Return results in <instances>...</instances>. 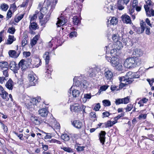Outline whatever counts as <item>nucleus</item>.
<instances>
[{"instance_id": "f257e3e1", "label": "nucleus", "mask_w": 154, "mask_h": 154, "mask_svg": "<svg viewBox=\"0 0 154 154\" xmlns=\"http://www.w3.org/2000/svg\"><path fill=\"white\" fill-rule=\"evenodd\" d=\"M57 1L58 0H53L52 3L49 1H47L46 2V7H43L40 9L41 13L45 15L44 20L41 22V25L45 24L49 20L51 13L55 8Z\"/></svg>"}, {"instance_id": "f03ea898", "label": "nucleus", "mask_w": 154, "mask_h": 154, "mask_svg": "<svg viewBox=\"0 0 154 154\" xmlns=\"http://www.w3.org/2000/svg\"><path fill=\"white\" fill-rule=\"evenodd\" d=\"M140 62V59L133 57L126 59L124 62V65L128 68H133L139 66Z\"/></svg>"}, {"instance_id": "7ed1b4c3", "label": "nucleus", "mask_w": 154, "mask_h": 154, "mask_svg": "<svg viewBox=\"0 0 154 154\" xmlns=\"http://www.w3.org/2000/svg\"><path fill=\"white\" fill-rule=\"evenodd\" d=\"M139 77L138 75H136L135 73H133L132 72H129L126 73L125 77H119V79L120 82H123L125 83L127 82L130 84L133 81V79L138 78Z\"/></svg>"}, {"instance_id": "20e7f679", "label": "nucleus", "mask_w": 154, "mask_h": 154, "mask_svg": "<svg viewBox=\"0 0 154 154\" xmlns=\"http://www.w3.org/2000/svg\"><path fill=\"white\" fill-rule=\"evenodd\" d=\"M43 57L45 61L46 65L47 67L46 71L45 72L46 76L48 78H49L51 77V73L53 69L51 66H49L48 63L50 60L49 53L46 51L43 55Z\"/></svg>"}, {"instance_id": "39448f33", "label": "nucleus", "mask_w": 154, "mask_h": 154, "mask_svg": "<svg viewBox=\"0 0 154 154\" xmlns=\"http://www.w3.org/2000/svg\"><path fill=\"white\" fill-rule=\"evenodd\" d=\"M112 65L115 67L116 69L119 71H121L123 69V67L122 64L119 62V59L116 57H112L111 60L110 61Z\"/></svg>"}, {"instance_id": "423d86ee", "label": "nucleus", "mask_w": 154, "mask_h": 154, "mask_svg": "<svg viewBox=\"0 0 154 154\" xmlns=\"http://www.w3.org/2000/svg\"><path fill=\"white\" fill-rule=\"evenodd\" d=\"M77 79L76 77H75L73 79V84L77 87H80L81 88H87L88 84L87 81L83 80L82 82L80 81V79Z\"/></svg>"}, {"instance_id": "0eeeda50", "label": "nucleus", "mask_w": 154, "mask_h": 154, "mask_svg": "<svg viewBox=\"0 0 154 154\" xmlns=\"http://www.w3.org/2000/svg\"><path fill=\"white\" fill-rule=\"evenodd\" d=\"M35 101L36 99L35 98L31 99L29 102L25 104L26 107L31 111L35 110Z\"/></svg>"}, {"instance_id": "6e6552de", "label": "nucleus", "mask_w": 154, "mask_h": 154, "mask_svg": "<svg viewBox=\"0 0 154 154\" xmlns=\"http://www.w3.org/2000/svg\"><path fill=\"white\" fill-rule=\"evenodd\" d=\"M10 67V69L15 73H18V70L19 69V66H17L16 64V62L14 61H10L8 64V67Z\"/></svg>"}, {"instance_id": "1a4fd4ad", "label": "nucleus", "mask_w": 154, "mask_h": 154, "mask_svg": "<svg viewBox=\"0 0 154 154\" xmlns=\"http://www.w3.org/2000/svg\"><path fill=\"white\" fill-rule=\"evenodd\" d=\"M140 26H141V32H143L145 29H146V33L147 35H150L151 34V32H150V28L149 26H146V23L145 22H143L142 21V23H141L140 24Z\"/></svg>"}, {"instance_id": "9d476101", "label": "nucleus", "mask_w": 154, "mask_h": 154, "mask_svg": "<svg viewBox=\"0 0 154 154\" xmlns=\"http://www.w3.org/2000/svg\"><path fill=\"white\" fill-rule=\"evenodd\" d=\"M58 20L56 24L58 27L65 24L67 22V20L63 17L61 16L58 18Z\"/></svg>"}, {"instance_id": "9b49d317", "label": "nucleus", "mask_w": 154, "mask_h": 154, "mask_svg": "<svg viewBox=\"0 0 154 154\" xmlns=\"http://www.w3.org/2000/svg\"><path fill=\"white\" fill-rule=\"evenodd\" d=\"M130 0H119L118 1V9L119 10H122L124 8V7L123 6L124 4L127 5L128 3L129 2Z\"/></svg>"}, {"instance_id": "f8f14e48", "label": "nucleus", "mask_w": 154, "mask_h": 154, "mask_svg": "<svg viewBox=\"0 0 154 154\" xmlns=\"http://www.w3.org/2000/svg\"><path fill=\"white\" fill-rule=\"evenodd\" d=\"M29 28L31 33L32 34L33 32L32 30H35L36 29H38L39 27L36 22H30Z\"/></svg>"}, {"instance_id": "ddd939ff", "label": "nucleus", "mask_w": 154, "mask_h": 154, "mask_svg": "<svg viewBox=\"0 0 154 154\" xmlns=\"http://www.w3.org/2000/svg\"><path fill=\"white\" fill-rule=\"evenodd\" d=\"M104 75L105 77L107 80L110 81L113 76V73L108 69H105Z\"/></svg>"}, {"instance_id": "4468645a", "label": "nucleus", "mask_w": 154, "mask_h": 154, "mask_svg": "<svg viewBox=\"0 0 154 154\" xmlns=\"http://www.w3.org/2000/svg\"><path fill=\"white\" fill-rule=\"evenodd\" d=\"M106 134V132L104 131H101L99 134V139L100 141L102 144V145L104 144L105 140V135Z\"/></svg>"}, {"instance_id": "2eb2a0df", "label": "nucleus", "mask_w": 154, "mask_h": 154, "mask_svg": "<svg viewBox=\"0 0 154 154\" xmlns=\"http://www.w3.org/2000/svg\"><path fill=\"white\" fill-rule=\"evenodd\" d=\"M76 104L70 106V110L71 111H73L75 112H79L82 110V108L79 105H76Z\"/></svg>"}, {"instance_id": "dca6fc26", "label": "nucleus", "mask_w": 154, "mask_h": 154, "mask_svg": "<svg viewBox=\"0 0 154 154\" xmlns=\"http://www.w3.org/2000/svg\"><path fill=\"white\" fill-rule=\"evenodd\" d=\"M29 79L31 86H34L37 83V79L33 75H29Z\"/></svg>"}, {"instance_id": "f3484780", "label": "nucleus", "mask_w": 154, "mask_h": 154, "mask_svg": "<svg viewBox=\"0 0 154 154\" xmlns=\"http://www.w3.org/2000/svg\"><path fill=\"white\" fill-rule=\"evenodd\" d=\"M73 126L77 129H80L82 126V123L79 120L74 121L72 123Z\"/></svg>"}, {"instance_id": "a211bd4d", "label": "nucleus", "mask_w": 154, "mask_h": 154, "mask_svg": "<svg viewBox=\"0 0 154 154\" xmlns=\"http://www.w3.org/2000/svg\"><path fill=\"white\" fill-rule=\"evenodd\" d=\"M143 53L142 51L139 49H137L134 50L133 52V54L136 57H140L142 56Z\"/></svg>"}, {"instance_id": "6ab92c4d", "label": "nucleus", "mask_w": 154, "mask_h": 154, "mask_svg": "<svg viewBox=\"0 0 154 154\" xmlns=\"http://www.w3.org/2000/svg\"><path fill=\"white\" fill-rule=\"evenodd\" d=\"M38 112L40 115L43 117H45L47 116L48 111L46 108H42L39 110Z\"/></svg>"}, {"instance_id": "aec40b11", "label": "nucleus", "mask_w": 154, "mask_h": 154, "mask_svg": "<svg viewBox=\"0 0 154 154\" xmlns=\"http://www.w3.org/2000/svg\"><path fill=\"white\" fill-rule=\"evenodd\" d=\"M122 20L124 23L127 24L131 23V20L130 17L126 15H123L121 17Z\"/></svg>"}, {"instance_id": "412c9836", "label": "nucleus", "mask_w": 154, "mask_h": 154, "mask_svg": "<svg viewBox=\"0 0 154 154\" xmlns=\"http://www.w3.org/2000/svg\"><path fill=\"white\" fill-rule=\"evenodd\" d=\"M30 120L33 123L36 125H39L40 124V122L39 119V117L34 115L30 117Z\"/></svg>"}, {"instance_id": "4be33fe9", "label": "nucleus", "mask_w": 154, "mask_h": 154, "mask_svg": "<svg viewBox=\"0 0 154 154\" xmlns=\"http://www.w3.org/2000/svg\"><path fill=\"white\" fill-rule=\"evenodd\" d=\"M13 82L11 79H9L6 83L5 86L9 90H12L13 88Z\"/></svg>"}, {"instance_id": "5701e85b", "label": "nucleus", "mask_w": 154, "mask_h": 154, "mask_svg": "<svg viewBox=\"0 0 154 154\" xmlns=\"http://www.w3.org/2000/svg\"><path fill=\"white\" fill-rule=\"evenodd\" d=\"M8 64L7 62L4 61L0 62V68L1 69L3 70L5 68L8 69Z\"/></svg>"}, {"instance_id": "b1692460", "label": "nucleus", "mask_w": 154, "mask_h": 154, "mask_svg": "<svg viewBox=\"0 0 154 154\" xmlns=\"http://www.w3.org/2000/svg\"><path fill=\"white\" fill-rule=\"evenodd\" d=\"M39 37V36L38 35H36L31 40L30 44L32 47L36 44L37 41L38 40Z\"/></svg>"}, {"instance_id": "393cba45", "label": "nucleus", "mask_w": 154, "mask_h": 154, "mask_svg": "<svg viewBox=\"0 0 154 154\" xmlns=\"http://www.w3.org/2000/svg\"><path fill=\"white\" fill-rule=\"evenodd\" d=\"M80 94V91L76 89H74L72 92V95L74 98L78 97Z\"/></svg>"}, {"instance_id": "a878e982", "label": "nucleus", "mask_w": 154, "mask_h": 154, "mask_svg": "<svg viewBox=\"0 0 154 154\" xmlns=\"http://www.w3.org/2000/svg\"><path fill=\"white\" fill-rule=\"evenodd\" d=\"M16 40V38L14 37V36L9 35L8 38L7 40V44H11L14 41Z\"/></svg>"}, {"instance_id": "bb28decb", "label": "nucleus", "mask_w": 154, "mask_h": 154, "mask_svg": "<svg viewBox=\"0 0 154 154\" xmlns=\"http://www.w3.org/2000/svg\"><path fill=\"white\" fill-rule=\"evenodd\" d=\"M24 14H17L14 18L15 22L17 23H18L20 20H21L23 17Z\"/></svg>"}, {"instance_id": "cd10ccee", "label": "nucleus", "mask_w": 154, "mask_h": 154, "mask_svg": "<svg viewBox=\"0 0 154 154\" xmlns=\"http://www.w3.org/2000/svg\"><path fill=\"white\" fill-rule=\"evenodd\" d=\"M144 8L145 10L146 15L148 17H150L151 16L150 11L149 10V8L148 5H144Z\"/></svg>"}, {"instance_id": "c85d7f7f", "label": "nucleus", "mask_w": 154, "mask_h": 154, "mask_svg": "<svg viewBox=\"0 0 154 154\" xmlns=\"http://www.w3.org/2000/svg\"><path fill=\"white\" fill-rule=\"evenodd\" d=\"M16 52L15 50H10L8 52V54L9 56L13 58H15L17 57L18 56L17 55Z\"/></svg>"}, {"instance_id": "c756f323", "label": "nucleus", "mask_w": 154, "mask_h": 154, "mask_svg": "<svg viewBox=\"0 0 154 154\" xmlns=\"http://www.w3.org/2000/svg\"><path fill=\"white\" fill-rule=\"evenodd\" d=\"M0 95L3 99H6V101H8L9 100V98L8 97L7 98V96L8 95V94L5 91L3 93H0Z\"/></svg>"}, {"instance_id": "7c9ffc66", "label": "nucleus", "mask_w": 154, "mask_h": 154, "mask_svg": "<svg viewBox=\"0 0 154 154\" xmlns=\"http://www.w3.org/2000/svg\"><path fill=\"white\" fill-rule=\"evenodd\" d=\"M25 61V60H24L22 59L19 62L18 65H17V66H19V69H20V67H21V69H22L23 70L26 69L24 65Z\"/></svg>"}, {"instance_id": "2f4dec72", "label": "nucleus", "mask_w": 154, "mask_h": 154, "mask_svg": "<svg viewBox=\"0 0 154 154\" xmlns=\"http://www.w3.org/2000/svg\"><path fill=\"white\" fill-rule=\"evenodd\" d=\"M35 101V110H37L38 108H41L42 107V106L41 105L42 103L40 101L37 100V99H36Z\"/></svg>"}, {"instance_id": "473e14b6", "label": "nucleus", "mask_w": 154, "mask_h": 154, "mask_svg": "<svg viewBox=\"0 0 154 154\" xmlns=\"http://www.w3.org/2000/svg\"><path fill=\"white\" fill-rule=\"evenodd\" d=\"M96 69L95 68H92L89 71V76L91 77H94L96 75Z\"/></svg>"}, {"instance_id": "72a5a7b5", "label": "nucleus", "mask_w": 154, "mask_h": 154, "mask_svg": "<svg viewBox=\"0 0 154 154\" xmlns=\"http://www.w3.org/2000/svg\"><path fill=\"white\" fill-rule=\"evenodd\" d=\"M118 22L117 19L115 17H113L110 20L111 24L113 25H115Z\"/></svg>"}, {"instance_id": "f704fd0d", "label": "nucleus", "mask_w": 154, "mask_h": 154, "mask_svg": "<svg viewBox=\"0 0 154 154\" xmlns=\"http://www.w3.org/2000/svg\"><path fill=\"white\" fill-rule=\"evenodd\" d=\"M61 137L62 140L66 141L69 140L70 139L69 136L66 134H62Z\"/></svg>"}, {"instance_id": "c9c22d12", "label": "nucleus", "mask_w": 154, "mask_h": 154, "mask_svg": "<svg viewBox=\"0 0 154 154\" xmlns=\"http://www.w3.org/2000/svg\"><path fill=\"white\" fill-rule=\"evenodd\" d=\"M53 123H52V127L57 129H59L60 128V124L56 121H54Z\"/></svg>"}, {"instance_id": "e433bc0d", "label": "nucleus", "mask_w": 154, "mask_h": 154, "mask_svg": "<svg viewBox=\"0 0 154 154\" xmlns=\"http://www.w3.org/2000/svg\"><path fill=\"white\" fill-rule=\"evenodd\" d=\"M115 45H116L117 46L116 48L117 50H118V51L120 50L123 47V45L122 43L119 41H118L115 42Z\"/></svg>"}, {"instance_id": "4c0bfd02", "label": "nucleus", "mask_w": 154, "mask_h": 154, "mask_svg": "<svg viewBox=\"0 0 154 154\" xmlns=\"http://www.w3.org/2000/svg\"><path fill=\"white\" fill-rule=\"evenodd\" d=\"M73 22L74 25H76L80 22L77 16H74L73 18Z\"/></svg>"}, {"instance_id": "58836bf2", "label": "nucleus", "mask_w": 154, "mask_h": 154, "mask_svg": "<svg viewBox=\"0 0 154 154\" xmlns=\"http://www.w3.org/2000/svg\"><path fill=\"white\" fill-rule=\"evenodd\" d=\"M102 102L103 105L105 106H109L111 105L110 102L109 100H104Z\"/></svg>"}, {"instance_id": "ea45409f", "label": "nucleus", "mask_w": 154, "mask_h": 154, "mask_svg": "<svg viewBox=\"0 0 154 154\" xmlns=\"http://www.w3.org/2000/svg\"><path fill=\"white\" fill-rule=\"evenodd\" d=\"M61 149L63 150L64 151L68 152H72L73 151L72 149L69 147H63L61 148Z\"/></svg>"}, {"instance_id": "a19ab883", "label": "nucleus", "mask_w": 154, "mask_h": 154, "mask_svg": "<svg viewBox=\"0 0 154 154\" xmlns=\"http://www.w3.org/2000/svg\"><path fill=\"white\" fill-rule=\"evenodd\" d=\"M8 8V6L5 3L1 5V9L4 11H7Z\"/></svg>"}, {"instance_id": "79ce46f5", "label": "nucleus", "mask_w": 154, "mask_h": 154, "mask_svg": "<svg viewBox=\"0 0 154 154\" xmlns=\"http://www.w3.org/2000/svg\"><path fill=\"white\" fill-rule=\"evenodd\" d=\"M119 35L118 34H115L112 35V39L115 43L118 41Z\"/></svg>"}, {"instance_id": "37998d69", "label": "nucleus", "mask_w": 154, "mask_h": 154, "mask_svg": "<svg viewBox=\"0 0 154 154\" xmlns=\"http://www.w3.org/2000/svg\"><path fill=\"white\" fill-rule=\"evenodd\" d=\"M15 30H16L14 27H10L9 28L7 32H9L11 34H14V33Z\"/></svg>"}, {"instance_id": "c03bdc74", "label": "nucleus", "mask_w": 154, "mask_h": 154, "mask_svg": "<svg viewBox=\"0 0 154 154\" xmlns=\"http://www.w3.org/2000/svg\"><path fill=\"white\" fill-rule=\"evenodd\" d=\"M26 36H25L22 41L21 46L23 47L27 43V40L26 39Z\"/></svg>"}, {"instance_id": "a18cd8bd", "label": "nucleus", "mask_w": 154, "mask_h": 154, "mask_svg": "<svg viewBox=\"0 0 154 154\" xmlns=\"http://www.w3.org/2000/svg\"><path fill=\"white\" fill-rule=\"evenodd\" d=\"M123 103V99H116L115 101V103L116 105Z\"/></svg>"}, {"instance_id": "49530a36", "label": "nucleus", "mask_w": 154, "mask_h": 154, "mask_svg": "<svg viewBox=\"0 0 154 154\" xmlns=\"http://www.w3.org/2000/svg\"><path fill=\"white\" fill-rule=\"evenodd\" d=\"M85 147L81 146H75V148L77 149V150L79 152L83 151Z\"/></svg>"}, {"instance_id": "de8ad7c7", "label": "nucleus", "mask_w": 154, "mask_h": 154, "mask_svg": "<svg viewBox=\"0 0 154 154\" xmlns=\"http://www.w3.org/2000/svg\"><path fill=\"white\" fill-rule=\"evenodd\" d=\"M104 125H105V126H103L102 127L103 128L104 127H105V128H107L109 127H111L112 125H111V121H107V122H105L104 123Z\"/></svg>"}, {"instance_id": "09e8293b", "label": "nucleus", "mask_w": 154, "mask_h": 154, "mask_svg": "<svg viewBox=\"0 0 154 154\" xmlns=\"http://www.w3.org/2000/svg\"><path fill=\"white\" fill-rule=\"evenodd\" d=\"M133 105L131 104H129L127 105L126 108H125L126 111H129L131 110L133 108Z\"/></svg>"}, {"instance_id": "8fccbe9b", "label": "nucleus", "mask_w": 154, "mask_h": 154, "mask_svg": "<svg viewBox=\"0 0 154 154\" xmlns=\"http://www.w3.org/2000/svg\"><path fill=\"white\" fill-rule=\"evenodd\" d=\"M0 123L2 125V127L4 131H6V132L8 131V128L2 122H0Z\"/></svg>"}, {"instance_id": "3c124183", "label": "nucleus", "mask_w": 154, "mask_h": 154, "mask_svg": "<svg viewBox=\"0 0 154 154\" xmlns=\"http://www.w3.org/2000/svg\"><path fill=\"white\" fill-rule=\"evenodd\" d=\"M31 53L29 51H24L23 52V55L26 58H29L31 55Z\"/></svg>"}, {"instance_id": "603ef678", "label": "nucleus", "mask_w": 154, "mask_h": 154, "mask_svg": "<svg viewBox=\"0 0 154 154\" xmlns=\"http://www.w3.org/2000/svg\"><path fill=\"white\" fill-rule=\"evenodd\" d=\"M77 33L76 32L74 31L71 32L69 34V37L72 38L74 37H76L77 36Z\"/></svg>"}, {"instance_id": "864d4df0", "label": "nucleus", "mask_w": 154, "mask_h": 154, "mask_svg": "<svg viewBox=\"0 0 154 154\" xmlns=\"http://www.w3.org/2000/svg\"><path fill=\"white\" fill-rule=\"evenodd\" d=\"M147 114H141L139 115L138 119H145L146 118Z\"/></svg>"}, {"instance_id": "5fc2aeb1", "label": "nucleus", "mask_w": 154, "mask_h": 154, "mask_svg": "<svg viewBox=\"0 0 154 154\" xmlns=\"http://www.w3.org/2000/svg\"><path fill=\"white\" fill-rule=\"evenodd\" d=\"M118 50H117L116 48L113 49L111 50L110 54H113V55H115L117 53Z\"/></svg>"}, {"instance_id": "6e6d98bb", "label": "nucleus", "mask_w": 154, "mask_h": 154, "mask_svg": "<svg viewBox=\"0 0 154 154\" xmlns=\"http://www.w3.org/2000/svg\"><path fill=\"white\" fill-rule=\"evenodd\" d=\"M109 113L107 111L104 112L102 113V118H104L106 117H108L110 115Z\"/></svg>"}, {"instance_id": "4d7b16f0", "label": "nucleus", "mask_w": 154, "mask_h": 154, "mask_svg": "<svg viewBox=\"0 0 154 154\" xmlns=\"http://www.w3.org/2000/svg\"><path fill=\"white\" fill-rule=\"evenodd\" d=\"M14 133L20 140H23V134H19L17 133L16 132H14Z\"/></svg>"}, {"instance_id": "13d9d810", "label": "nucleus", "mask_w": 154, "mask_h": 154, "mask_svg": "<svg viewBox=\"0 0 154 154\" xmlns=\"http://www.w3.org/2000/svg\"><path fill=\"white\" fill-rule=\"evenodd\" d=\"M100 108V103H97L95 106L94 109L96 111H97L99 110Z\"/></svg>"}, {"instance_id": "bf43d9fd", "label": "nucleus", "mask_w": 154, "mask_h": 154, "mask_svg": "<svg viewBox=\"0 0 154 154\" xmlns=\"http://www.w3.org/2000/svg\"><path fill=\"white\" fill-rule=\"evenodd\" d=\"M125 115V112L122 113L121 114L119 115L117 117H115L114 118L115 121H117V120L119 119L121 117Z\"/></svg>"}, {"instance_id": "052dcab7", "label": "nucleus", "mask_w": 154, "mask_h": 154, "mask_svg": "<svg viewBox=\"0 0 154 154\" xmlns=\"http://www.w3.org/2000/svg\"><path fill=\"white\" fill-rule=\"evenodd\" d=\"M12 14V12L11 11L9 10L7 14V19H8L11 17Z\"/></svg>"}, {"instance_id": "680f3d73", "label": "nucleus", "mask_w": 154, "mask_h": 154, "mask_svg": "<svg viewBox=\"0 0 154 154\" xmlns=\"http://www.w3.org/2000/svg\"><path fill=\"white\" fill-rule=\"evenodd\" d=\"M26 61L27 62L28 64V66H30V65L31 64V63L32 61V59L31 58L29 57L26 58Z\"/></svg>"}, {"instance_id": "e2e57ef3", "label": "nucleus", "mask_w": 154, "mask_h": 154, "mask_svg": "<svg viewBox=\"0 0 154 154\" xmlns=\"http://www.w3.org/2000/svg\"><path fill=\"white\" fill-rule=\"evenodd\" d=\"M91 98V94H84V97L83 99H90Z\"/></svg>"}, {"instance_id": "0e129e2a", "label": "nucleus", "mask_w": 154, "mask_h": 154, "mask_svg": "<svg viewBox=\"0 0 154 154\" xmlns=\"http://www.w3.org/2000/svg\"><path fill=\"white\" fill-rule=\"evenodd\" d=\"M35 61L37 62H39V64H37L36 65L35 67H38L39 66L41 65L42 64V62L41 60L40 59V58H37L36 59Z\"/></svg>"}, {"instance_id": "69168bd1", "label": "nucleus", "mask_w": 154, "mask_h": 154, "mask_svg": "<svg viewBox=\"0 0 154 154\" xmlns=\"http://www.w3.org/2000/svg\"><path fill=\"white\" fill-rule=\"evenodd\" d=\"M138 2L137 0H134L133 2L132 7L134 8L137 6Z\"/></svg>"}, {"instance_id": "338daca9", "label": "nucleus", "mask_w": 154, "mask_h": 154, "mask_svg": "<svg viewBox=\"0 0 154 154\" xmlns=\"http://www.w3.org/2000/svg\"><path fill=\"white\" fill-rule=\"evenodd\" d=\"M8 69H5V70H4L3 71V75L5 77H8Z\"/></svg>"}, {"instance_id": "774afa93", "label": "nucleus", "mask_w": 154, "mask_h": 154, "mask_svg": "<svg viewBox=\"0 0 154 154\" xmlns=\"http://www.w3.org/2000/svg\"><path fill=\"white\" fill-rule=\"evenodd\" d=\"M46 134V135L44 137V139H51V134L49 133H45Z\"/></svg>"}]
</instances>
